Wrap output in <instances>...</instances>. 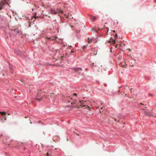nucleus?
I'll list each match as a JSON object with an SVG mask.
<instances>
[{
    "label": "nucleus",
    "instance_id": "f257e3e1",
    "mask_svg": "<svg viewBox=\"0 0 156 156\" xmlns=\"http://www.w3.org/2000/svg\"><path fill=\"white\" fill-rule=\"evenodd\" d=\"M42 96L41 94V91H39L37 94L35 95V99L37 100H41L42 99Z\"/></svg>",
    "mask_w": 156,
    "mask_h": 156
},
{
    "label": "nucleus",
    "instance_id": "f03ea898",
    "mask_svg": "<svg viewBox=\"0 0 156 156\" xmlns=\"http://www.w3.org/2000/svg\"><path fill=\"white\" fill-rule=\"evenodd\" d=\"M14 31L16 32V34H22V31H21V29H20V28L18 27L14 28Z\"/></svg>",
    "mask_w": 156,
    "mask_h": 156
},
{
    "label": "nucleus",
    "instance_id": "7ed1b4c3",
    "mask_svg": "<svg viewBox=\"0 0 156 156\" xmlns=\"http://www.w3.org/2000/svg\"><path fill=\"white\" fill-rule=\"evenodd\" d=\"M74 71L77 73L78 74H80L82 71V69L81 68H73V69Z\"/></svg>",
    "mask_w": 156,
    "mask_h": 156
},
{
    "label": "nucleus",
    "instance_id": "20e7f679",
    "mask_svg": "<svg viewBox=\"0 0 156 156\" xmlns=\"http://www.w3.org/2000/svg\"><path fill=\"white\" fill-rule=\"evenodd\" d=\"M6 3V2L5 0L2 1L0 3V9H2L3 6Z\"/></svg>",
    "mask_w": 156,
    "mask_h": 156
},
{
    "label": "nucleus",
    "instance_id": "39448f33",
    "mask_svg": "<svg viewBox=\"0 0 156 156\" xmlns=\"http://www.w3.org/2000/svg\"><path fill=\"white\" fill-rule=\"evenodd\" d=\"M49 12L52 14H53V15H55L56 14V13L55 12V10L52 9H51L50 10V11H49Z\"/></svg>",
    "mask_w": 156,
    "mask_h": 156
},
{
    "label": "nucleus",
    "instance_id": "423d86ee",
    "mask_svg": "<svg viewBox=\"0 0 156 156\" xmlns=\"http://www.w3.org/2000/svg\"><path fill=\"white\" fill-rule=\"evenodd\" d=\"M55 12L56 13V14H58L59 13H63V11L60 9H57L55 10Z\"/></svg>",
    "mask_w": 156,
    "mask_h": 156
},
{
    "label": "nucleus",
    "instance_id": "0eeeda50",
    "mask_svg": "<svg viewBox=\"0 0 156 156\" xmlns=\"http://www.w3.org/2000/svg\"><path fill=\"white\" fill-rule=\"evenodd\" d=\"M144 114L147 116H151L152 115V114L151 112H144Z\"/></svg>",
    "mask_w": 156,
    "mask_h": 156
},
{
    "label": "nucleus",
    "instance_id": "6e6552de",
    "mask_svg": "<svg viewBox=\"0 0 156 156\" xmlns=\"http://www.w3.org/2000/svg\"><path fill=\"white\" fill-rule=\"evenodd\" d=\"M86 102V101H79V103L80 104V106H83V105L84 104V103L85 102Z\"/></svg>",
    "mask_w": 156,
    "mask_h": 156
},
{
    "label": "nucleus",
    "instance_id": "1a4fd4ad",
    "mask_svg": "<svg viewBox=\"0 0 156 156\" xmlns=\"http://www.w3.org/2000/svg\"><path fill=\"white\" fill-rule=\"evenodd\" d=\"M90 17L93 21L96 19V17L95 16H94L92 15H90Z\"/></svg>",
    "mask_w": 156,
    "mask_h": 156
},
{
    "label": "nucleus",
    "instance_id": "9d476101",
    "mask_svg": "<svg viewBox=\"0 0 156 156\" xmlns=\"http://www.w3.org/2000/svg\"><path fill=\"white\" fill-rule=\"evenodd\" d=\"M14 52L17 55H19L20 53V51L17 49H15L14 50Z\"/></svg>",
    "mask_w": 156,
    "mask_h": 156
},
{
    "label": "nucleus",
    "instance_id": "9b49d317",
    "mask_svg": "<svg viewBox=\"0 0 156 156\" xmlns=\"http://www.w3.org/2000/svg\"><path fill=\"white\" fill-rule=\"evenodd\" d=\"M48 38V39H50L51 40H55L56 39L57 37H56L55 36V37H51L50 38Z\"/></svg>",
    "mask_w": 156,
    "mask_h": 156
},
{
    "label": "nucleus",
    "instance_id": "f8f14e48",
    "mask_svg": "<svg viewBox=\"0 0 156 156\" xmlns=\"http://www.w3.org/2000/svg\"><path fill=\"white\" fill-rule=\"evenodd\" d=\"M71 104L72 105H73V104L76 105H77L78 104V103L77 102V101L76 100L74 101L73 103H71Z\"/></svg>",
    "mask_w": 156,
    "mask_h": 156
},
{
    "label": "nucleus",
    "instance_id": "ddd939ff",
    "mask_svg": "<svg viewBox=\"0 0 156 156\" xmlns=\"http://www.w3.org/2000/svg\"><path fill=\"white\" fill-rule=\"evenodd\" d=\"M0 113L2 115H6V113L4 112H0Z\"/></svg>",
    "mask_w": 156,
    "mask_h": 156
},
{
    "label": "nucleus",
    "instance_id": "4468645a",
    "mask_svg": "<svg viewBox=\"0 0 156 156\" xmlns=\"http://www.w3.org/2000/svg\"><path fill=\"white\" fill-rule=\"evenodd\" d=\"M83 107H85V108H89V110H90V109H91V108H90L88 106H87V105H84L83 106Z\"/></svg>",
    "mask_w": 156,
    "mask_h": 156
},
{
    "label": "nucleus",
    "instance_id": "2eb2a0df",
    "mask_svg": "<svg viewBox=\"0 0 156 156\" xmlns=\"http://www.w3.org/2000/svg\"><path fill=\"white\" fill-rule=\"evenodd\" d=\"M124 63V64L123 65V66L121 65V66H122L123 67H125V68L126 67V64L125 63Z\"/></svg>",
    "mask_w": 156,
    "mask_h": 156
},
{
    "label": "nucleus",
    "instance_id": "dca6fc26",
    "mask_svg": "<svg viewBox=\"0 0 156 156\" xmlns=\"http://www.w3.org/2000/svg\"><path fill=\"white\" fill-rule=\"evenodd\" d=\"M113 119H114L115 120V121H118V122H119V119H116L115 118H113Z\"/></svg>",
    "mask_w": 156,
    "mask_h": 156
},
{
    "label": "nucleus",
    "instance_id": "f3484780",
    "mask_svg": "<svg viewBox=\"0 0 156 156\" xmlns=\"http://www.w3.org/2000/svg\"><path fill=\"white\" fill-rule=\"evenodd\" d=\"M103 108L101 107V109L100 110V112L101 113L102 112H103V111H102Z\"/></svg>",
    "mask_w": 156,
    "mask_h": 156
},
{
    "label": "nucleus",
    "instance_id": "a211bd4d",
    "mask_svg": "<svg viewBox=\"0 0 156 156\" xmlns=\"http://www.w3.org/2000/svg\"><path fill=\"white\" fill-rule=\"evenodd\" d=\"M112 43L113 44H115V40H112Z\"/></svg>",
    "mask_w": 156,
    "mask_h": 156
},
{
    "label": "nucleus",
    "instance_id": "6ab92c4d",
    "mask_svg": "<svg viewBox=\"0 0 156 156\" xmlns=\"http://www.w3.org/2000/svg\"><path fill=\"white\" fill-rule=\"evenodd\" d=\"M92 42L91 40H90L88 41V43L89 44H91Z\"/></svg>",
    "mask_w": 156,
    "mask_h": 156
},
{
    "label": "nucleus",
    "instance_id": "aec40b11",
    "mask_svg": "<svg viewBox=\"0 0 156 156\" xmlns=\"http://www.w3.org/2000/svg\"><path fill=\"white\" fill-rule=\"evenodd\" d=\"M87 47V46L86 45H84V46H83V48H86Z\"/></svg>",
    "mask_w": 156,
    "mask_h": 156
},
{
    "label": "nucleus",
    "instance_id": "412c9836",
    "mask_svg": "<svg viewBox=\"0 0 156 156\" xmlns=\"http://www.w3.org/2000/svg\"><path fill=\"white\" fill-rule=\"evenodd\" d=\"M94 63H93L92 64V65H91V67H92V68H93V65H94Z\"/></svg>",
    "mask_w": 156,
    "mask_h": 156
},
{
    "label": "nucleus",
    "instance_id": "4be33fe9",
    "mask_svg": "<svg viewBox=\"0 0 156 156\" xmlns=\"http://www.w3.org/2000/svg\"><path fill=\"white\" fill-rule=\"evenodd\" d=\"M117 37H118V36H117V34H116L115 35V38Z\"/></svg>",
    "mask_w": 156,
    "mask_h": 156
},
{
    "label": "nucleus",
    "instance_id": "5701e85b",
    "mask_svg": "<svg viewBox=\"0 0 156 156\" xmlns=\"http://www.w3.org/2000/svg\"><path fill=\"white\" fill-rule=\"evenodd\" d=\"M46 155H47V156H49L48 153H46Z\"/></svg>",
    "mask_w": 156,
    "mask_h": 156
},
{
    "label": "nucleus",
    "instance_id": "b1692460",
    "mask_svg": "<svg viewBox=\"0 0 156 156\" xmlns=\"http://www.w3.org/2000/svg\"><path fill=\"white\" fill-rule=\"evenodd\" d=\"M65 16H66V17L67 18H69L68 16H67V15H66V14H65Z\"/></svg>",
    "mask_w": 156,
    "mask_h": 156
},
{
    "label": "nucleus",
    "instance_id": "393cba45",
    "mask_svg": "<svg viewBox=\"0 0 156 156\" xmlns=\"http://www.w3.org/2000/svg\"><path fill=\"white\" fill-rule=\"evenodd\" d=\"M73 94L74 95H75V96H76L77 95V94H76V93H74Z\"/></svg>",
    "mask_w": 156,
    "mask_h": 156
},
{
    "label": "nucleus",
    "instance_id": "a878e982",
    "mask_svg": "<svg viewBox=\"0 0 156 156\" xmlns=\"http://www.w3.org/2000/svg\"><path fill=\"white\" fill-rule=\"evenodd\" d=\"M126 87H127V86H126L125 87H124V89H126Z\"/></svg>",
    "mask_w": 156,
    "mask_h": 156
},
{
    "label": "nucleus",
    "instance_id": "bb28decb",
    "mask_svg": "<svg viewBox=\"0 0 156 156\" xmlns=\"http://www.w3.org/2000/svg\"><path fill=\"white\" fill-rule=\"evenodd\" d=\"M113 31L114 33L115 32V30H113Z\"/></svg>",
    "mask_w": 156,
    "mask_h": 156
},
{
    "label": "nucleus",
    "instance_id": "cd10ccee",
    "mask_svg": "<svg viewBox=\"0 0 156 156\" xmlns=\"http://www.w3.org/2000/svg\"><path fill=\"white\" fill-rule=\"evenodd\" d=\"M111 41H109V42H109V43H111Z\"/></svg>",
    "mask_w": 156,
    "mask_h": 156
},
{
    "label": "nucleus",
    "instance_id": "c85d7f7f",
    "mask_svg": "<svg viewBox=\"0 0 156 156\" xmlns=\"http://www.w3.org/2000/svg\"><path fill=\"white\" fill-rule=\"evenodd\" d=\"M127 95V94H125V96H126Z\"/></svg>",
    "mask_w": 156,
    "mask_h": 156
},
{
    "label": "nucleus",
    "instance_id": "c756f323",
    "mask_svg": "<svg viewBox=\"0 0 156 156\" xmlns=\"http://www.w3.org/2000/svg\"><path fill=\"white\" fill-rule=\"evenodd\" d=\"M132 89V88L131 89V88L130 89V90H131Z\"/></svg>",
    "mask_w": 156,
    "mask_h": 156
},
{
    "label": "nucleus",
    "instance_id": "7c9ffc66",
    "mask_svg": "<svg viewBox=\"0 0 156 156\" xmlns=\"http://www.w3.org/2000/svg\"><path fill=\"white\" fill-rule=\"evenodd\" d=\"M76 108H79V107H76Z\"/></svg>",
    "mask_w": 156,
    "mask_h": 156
},
{
    "label": "nucleus",
    "instance_id": "2f4dec72",
    "mask_svg": "<svg viewBox=\"0 0 156 156\" xmlns=\"http://www.w3.org/2000/svg\"><path fill=\"white\" fill-rule=\"evenodd\" d=\"M63 57V56L61 57V58H62Z\"/></svg>",
    "mask_w": 156,
    "mask_h": 156
},
{
    "label": "nucleus",
    "instance_id": "473e14b6",
    "mask_svg": "<svg viewBox=\"0 0 156 156\" xmlns=\"http://www.w3.org/2000/svg\"><path fill=\"white\" fill-rule=\"evenodd\" d=\"M3 76H4V74H3Z\"/></svg>",
    "mask_w": 156,
    "mask_h": 156
},
{
    "label": "nucleus",
    "instance_id": "72a5a7b5",
    "mask_svg": "<svg viewBox=\"0 0 156 156\" xmlns=\"http://www.w3.org/2000/svg\"><path fill=\"white\" fill-rule=\"evenodd\" d=\"M8 115H10V114H8Z\"/></svg>",
    "mask_w": 156,
    "mask_h": 156
},
{
    "label": "nucleus",
    "instance_id": "f704fd0d",
    "mask_svg": "<svg viewBox=\"0 0 156 156\" xmlns=\"http://www.w3.org/2000/svg\"><path fill=\"white\" fill-rule=\"evenodd\" d=\"M30 123H31V124L32 123L31 122H30Z\"/></svg>",
    "mask_w": 156,
    "mask_h": 156
},
{
    "label": "nucleus",
    "instance_id": "c9c22d12",
    "mask_svg": "<svg viewBox=\"0 0 156 156\" xmlns=\"http://www.w3.org/2000/svg\"><path fill=\"white\" fill-rule=\"evenodd\" d=\"M1 9H0V10H1Z\"/></svg>",
    "mask_w": 156,
    "mask_h": 156
}]
</instances>
